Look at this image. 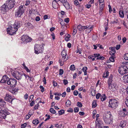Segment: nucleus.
<instances>
[{"instance_id":"obj_21","label":"nucleus","mask_w":128,"mask_h":128,"mask_svg":"<svg viewBox=\"0 0 128 128\" xmlns=\"http://www.w3.org/2000/svg\"><path fill=\"white\" fill-rule=\"evenodd\" d=\"M122 78L125 82L128 83V74L124 76Z\"/></svg>"},{"instance_id":"obj_48","label":"nucleus","mask_w":128,"mask_h":128,"mask_svg":"<svg viewBox=\"0 0 128 128\" xmlns=\"http://www.w3.org/2000/svg\"><path fill=\"white\" fill-rule=\"evenodd\" d=\"M33 111L32 110H30L28 113V114L31 116L33 114Z\"/></svg>"},{"instance_id":"obj_49","label":"nucleus","mask_w":128,"mask_h":128,"mask_svg":"<svg viewBox=\"0 0 128 128\" xmlns=\"http://www.w3.org/2000/svg\"><path fill=\"white\" fill-rule=\"evenodd\" d=\"M77 32V30L75 29H74L72 35L73 36L75 35Z\"/></svg>"},{"instance_id":"obj_44","label":"nucleus","mask_w":128,"mask_h":128,"mask_svg":"<svg viewBox=\"0 0 128 128\" xmlns=\"http://www.w3.org/2000/svg\"><path fill=\"white\" fill-rule=\"evenodd\" d=\"M27 125V124L26 123H24L23 124H22L21 126V128H25L26 126Z\"/></svg>"},{"instance_id":"obj_3","label":"nucleus","mask_w":128,"mask_h":128,"mask_svg":"<svg viewBox=\"0 0 128 128\" xmlns=\"http://www.w3.org/2000/svg\"><path fill=\"white\" fill-rule=\"evenodd\" d=\"M61 55L62 58V59H60L59 62L61 66H62L64 64V62H66L68 59V56L66 55V52L64 50H63L62 52Z\"/></svg>"},{"instance_id":"obj_17","label":"nucleus","mask_w":128,"mask_h":128,"mask_svg":"<svg viewBox=\"0 0 128 128\" xmlns=\"http://www.w3.org/2000/svg\"><path fill=\"white\" fill-rule=\"evenodd\" d=\"M116 86V85L115 84L113 83L111 84L110 85H108V88L109 89H110L112 91H114L116 89V88H115Z\"/></svg>"},{"instance_id":"obj_36","label":"nucleus","mask_w":128,"mask_h":128,"mask_svg":"<svg viewBox=\"0 0 128 128\" xmlns=\"http://www.w3.org/2000/svg\"><path fill=\"white\" fill-rule=\"evenodd\" d=\"M33 123L35 125L37 124L38 123V121L37 120H33Z\"/></svg>"},{"instance_id":"obj_10","label":"nucleus","mask_w":128,"mask_h":128,"mask_svg":"<svg viewBox=\"0 0 128 128\" xmlns=\"http://www.w3.org/2000/svg\"><path fill=\"white\" fill-rule=\"evenodd\" d=\"M7 83L11 87H14L16 84V81L15 79L10 78L7 81Z\"/></svg>"},{"instance_id":"obj_38","label":"nucleus","mask_w":128,"mask_h":128,"mask_svg":"<svg viewBox=\"0 0 128 128\" xmlns=\"http://www.w3.org/2000/svg\"><path fill=\"white\" fill-rule=\"evenodd\" d=\"M64 70L63 69H60L59 71V74L60 75H62L64 73Z\"/></svg>"},{"instance_id":"obj_18","label":"nucleus","mask_w":128,"mask_h":128,"mask_svg":"<svg viewBox=\"0 0 128 128\" xmlns=\"http://www.w3.org/2000/svg\"><path fill=\"white\" fill-rule=\"evenodd\" d=\"M92 30V27L91 26H87V28L86 30V32L88 33H90Z\"/></svg>"},{"instance_id":"obj_32","label":"nucleus","mask_w":128,"mask_h":128,"mask_svg":"<svg viewBox=\"0 0 128 128\" xmlns=\"http://www.w3.org/2000/svg\"><path fill=\"white\" fill-rule=\"evenodd\" d=\"M70 69L71 70H74L75 69V66L74 64L71 65L70 67Z\"/></svg>"},{"instance_id":"obj_60","label":"nucleus","mask_w":128,"mask_h":128,"mask_svg":"<svg viewBox=\"0 0 128 128\" xmlns=\"http://www.w3.org/2000/svg\"><path fill=\"white\" fill-rule=\"evenodd\" d=\"M120 44L117 45L116 47V50H118L120 48Z\"/></svg>"},{"instance_id":"obj_45","label":"nucleus","mask_w":128,"mask_h":128,"mask_svg":"<svg viewBox=\"0 0 128 128\" xmlns=\"http://www.w3.org/2000/svg\"><path fill=\"white\" fill-rule=\"evenodd\" d=\"M77 106L79 107H81L82 106V103L80 102H78L77 103Z\"/></svg>"},{"instance_id":"obj_50","label":"nucleus","mask_w":128,"mask_h":128,"mask_svg":"<svg viewBox=\"0 0 128 128\" xmlns=\"http://www.w3.org/2000/svg\"><path fill=\"white\" fill-rule=\"evenodd\" d=\"M74 4L75 5H77L78 4L79 2L77 0H74Z\"/></svg>"},{"instance_id":"obj_2","label":"nucleus","mask_w":128,"mask_h":128,"mask_svg":"<svg viewBox=\"0 0 128 128\" xmlns=\"http://www.w3.org/2000/svg\"><path fill=\"white\" fill-rule=\"evenodd\" d=\"M103 118L104 122L106 124H110L112 123V116L110 112L104 114Z\"/></svg>"},{"instance_id":"obj_8","label":"nucleus","mask_w":128,"mask_h":128,"mask_svg":"<svg viewBox=\"0 0 128 128\" xmlns=\"http://www.w3.org/2000/svg\"><path fill=\"white\" fill-rule=\"evenodd\" d=\"M12 76L18 80H20L22 78V74L20 72L16 71H12Z\"/></svg>"},{"instance_id":"obj_59","label":"nucleus","mask_w":128,"mask_h":128,"mask_svg":"<svg viewBox=\"0 0 128 128\" xmlns=\"http://www.w3.org/2000/svg\"><path fill=\"white\" fill-rule=\"evenodd\" d=\"M35 101L34 100H32L30 104L31 106H32L34 104Z\"/></svg>"},{"instance_id":"obj_11","label":"nucleus","mask_w":128,"mask_h":128,"mask_svg":"<svg viewBox=\"0 0 128 128\" xmlns=\"http://www.w3.org/2000/svg\"><path fill=\"white\" fill-rule=\"evenodd\" d=\"M21 40L22 42L26 43L27 42H30L32 39L29 36L26 35H23L22 36Z\"/></svg>"},{"instance_id":"obj_22","label":"nucleus","mask_w":128,"mask_h":128,"mask_svg":"<svg viewBox=\"0 0 128 128\" xmlns=\"http://www.w3.org/2000/svg\"><path fill=\"white\" fill-rule=\"evenodd\" d=\"M126 123L124 121H122L120 122L119 126L121 127L122 128L126 126Z\"/></svg>"},{"instance_id":"obj_37","label":"nucleus","mask_w":128,"mask_h":128,"mask_svg":"<svg viewBox=\"0 0 128 128\" xmlns=\"http://www.w3.org/2000/svg\"><path fill=\"white\" fill-rule=\"evenodd\" d=\"M71 102L69 100H68L66 102V105L67 106H68L70 105Z\"/></svg>"},{"instance_id":"obj_54","label":"nucleus","mask_w":128,"mask_h":128,"mask_svg":"<svg viewBox=\"0 0 128 128\" xmlns=\"http://www.w3.org/2000/svg\"><path fill=\"white\" fill-rule=\"evenodd\" d=\"M35 20L36 21H38L40 20V18L39 16H37L36 17Z\"/></svg>"},{"instance_id":"obj_57","label":"nucleus","mask_w":128,"mask_h":128,"mask_svg":"<svg viewBox=\"0 0 128 128\" xmlns=\"http://www.w3.org/2000/svg\"><path fill=\"white\" fill-rule=\"evenodd\" d=\"M104 59V58L103 56H100L96 58L97 60L100 59L101 60H103Z\"/></svg>"},{"instance_id":"obj_55","label":"nucleus","mask_w":128,"mask_h":128,"mask_svg":"<svg viewBox=\"0 0 128 128\" xmlns=\"http://www.w3.org/2000/svg\"><path fill=\"white\" fill-rule=\"evenodd\" d=\"M87 68L86 66H84L83 67L82 70L84 72H86L87 71Z\"/></svg>"},{"instance_id":"obj_20","label":"nucleus","mask_w":128,"mask_h":128,"mask_svg":"<svg viewBox=\"0 0 128 128\" xmlns=\"http://www.w3.org/2000/svg\"><path fill=\"white\" fill-rule=\"evenodd\" d=\"M112 76L111 75L109 77L108 81V85H110L111 84H112Z\"/></svg>"},{"instance_id":"obj_25","label":"nucleus","mask_w":128,"mask_h":128,"mask_svg":"<svg viewBox=\"0 0 128 128\" xmlns=\"http://www.w3.org/2000/svg\"><path fill=\"white\" fill-rule=\"evenodd\" d=\"M106 96L105 94H102L100 97V100L102 101L104 100H106Z\"/></svg>"},{"instance_id":"obj_33","label":"nucleus","mask_w":128,"mask_h":128,"mask_svg":"<svg viewBox=\"0 0 128 128\" xmlns=\"http://www.w3.org/2000/svg\"><path fill=\"white\" fill-rule=\"evenodd\" d=\"M92 106L93 108H95L97 105L96 102V101H93L92 104Z\"/></svg>"},{"instance_id":"obj_27","label":"nucleus","mask_w":128,"mask_h":128,"mask_svg":"<svg viewBox=\"0 0 128 128\" xmlns=\"http://www.w3.org/2000/svg\"><path fill=\"white\" fill-rule=\"evenodd\" d=\"M91 95L92 96H94L96 94V90L94 89H92L90 90Z\"/></svg>"},{"instance_id":"obj_29","label":"nucleus","mask_w":128,"mask_h":128,"mask_svg":"<svg viewBox=\"0 0 128 128\" xmlns=\"http://www.w3.org/2000/svg\"><path fill=\"white\" fill-rule=\"evenodd\" d=\"M18 90L16 88H13L12 90H10V92L13 94H15L16 92Z\"/></svg>"},{"instance_id":"obj_47","label":"nucleus","mask_w":128,"mask_h":128,"mask_svg":"<svg viewBox=\"0 0 128 128\" xmlns=\"http://www.w3.org/2000/svg\"><path fill=\"white\" fill-rule=\"evenodd\" d=\"M101 96V94H100L99 93H98L97 94L96 96V98L97 99H98L99 98V97H100Z\"/></svg>"},{"instance_id":"obj_7","label":"nucleus","mask_w":128,"mask_h":128,"mask_svg":"<svg viewBox=\"0 0 128 128\" xmlns=\"http://www.w3.org/2000/svg\"><path fill=\"white\" fill-rule=\"evenodd\" d=\"M128 71V68L126 66L122 65L118 69V72L121 74H124L127 73Z\"/></svg>"},{"instance_id":"obj_52","label":"nucleus","mask_w":128,"mask_h":128,"mask_svg":"<svg viewBox=\"0 0 128 128\" xmlns=\"http://www.w3.org/2000/svg\"><path fill=\"white\" fill-rule=\"evenodd\" d=\"M76 53H79L80 54L82 53L81 50L80 49L78 50L77 49V50L76 51Z\"/></svg>"},{"instance_id":"obj_63","label":"nucleus","mask_w":128,"mask_h":128,"mask_svg":"<svg viewBox=\"0 0 128 128\" xmlns=\"http://www.w3.org/2000/svg\"><path fill=\"white\" fill-rule=\"evenodd\" d=\"M30 2L29 0H27L26 2V3L25 4V5L26 6H28L30 4Z\"/></svg>"},{"instance_id":"obj_30","label":"nucleus","mask_w":128,"mask_h":128,"mask_svg":"<svg viewBox=\"0 0 128 128\" xmlns=\"http://www.w3.org/2000/svg\"><path fill=\"white\" fill-rule=\"evenodd\" d=\"M70 36L69 34H68L66 35L65 36V40L66 41L69 40V38L70 37Z\"/></svg>"},{"instance_id":"obj_28","label":"nucleus","mask_w":128,"mask_h":128,"mask_svg":"<svg viewBox=\"0 0 128 128\" xmlns=\"http://www.w3.org/2000/svg\"><path fill=\"white\" fill-rule=\"evenodd\" d=\"M116 52L115 50H112L110 52V54L111 55V56H114V54Z\"/></svg>"},{"instance_id":"obj_12","label":"nucleus","mask_w":128,"mask_h":128,"mask_svg":"<svg viewBox=\"0 0 128 128\" xmlns=\"http://www.w3.org/2000/svg\"><path fill=\"white\" fill-rule=\"evenodd\" d=\"M7 112L6 110H2L0 107V118L5 119L6 115L7 114Z\"/></svg>"},{"instance_id":"obj_6","label":"nucleus","mask_w":128,"mask_h":128,"mask_svg":"<svg viewBox=\"0 0 128 128\" xmlns=\"http://www.w3.org/2000/svg\"><path fill=\"white\" fill-rule=\"evenodd\" d=\"M109 106L112 108H115L118 106V102L115 99H110L109 101Z\"/></svg>"},{"instance_id":"obj_34","label":"nucleus","mask_w":128,"mask_h":128,"mask_svg":"<svg viewBox=\"0 0 128 128\" xmlns=\"http://www.w3.org/2000/svg\"><path fill=\"white\" fill-rule=\"evenodd\" d=\"M124 58L126 60H128V53L124 54Z\"/></svg>"},{"instance_id":"obj_5","label":"nucleus","mask_w":128,"mask_h":128,"mask_svg":"<svg viewBox=\"0 0 128 128\" xmlns=\"http://www.w3.org/2000/svg\"><path fill=\"white\" fill-rule=\"evenodd\" d=\"M25 9V8L24 6L21 5L20 6L15 13L16 16L20 17L24 12Z\"/></svg>"},{"instance_id":"obj_41","label":"nucleus","mask_w":128,"mask_h":128,"mask_svg":"<svg viewBox=\"0 0 128 128\" xmlns=\"http://www.w3.org/2000/svg\"><path fill=\"white\" fill-rule=\"evenodd\" d=\"M64 112V111L63 110H61L58 111V114L60 115L62 114Z\"/></svg>"},{"instance_id":"obj_4","label":"nucleus","mask_w":128,"mask_h":128,"mask_svg":"<svg viewBox=\"0 0 128 128\" xmlns=\"http://www.w3.org/2000/svg\"><path fill=\"white\" fill-rule=\"evenodd\" d=\"M44 48L43 45L36 44L34 47V52L37 54L42 53L44 50Z\"/></svg>"},{"instance_id":"obj_23","label":"nucleus","mask_w":128,"mask_h":128,"mask_svg":"<svg viewBox=\"0 0 128 128\" xmlns=\"http://www.w3.org/2000/svg\"><path fill=\"white\" fill-rule=\"evenodd\" d=\"M119 115L121 116L124 117L127 114L126 112H124L123 111H121L119 113Z\"/></svg>"},{"instance_id":"obj_19","label":"nucleus","mask_w":128,"mask_h":128,"mask_svg":"<svg viewBox=\"0 0 128 128\" xmlns=\"http://www.w3.org/2000/svg\"><path fill=\"white\" fill-rule=\"evenodd\" d=\"M6 103L3 100L0 98V106H4L6 105Z\"/></svg>"},{"instance_id":"obj_43","label":"nucleus","mask_w":128,"mask_h":128,"mask_svg":"<svg viewBox=\"0 0 128 128\" xmlns=\"http://www.w3.org/2000/svg\"><path fill=\"white\" fill-rule=\"evenodd\" d=\"M79 108L78 107H76L74 108V111L75 113L78 112L79 111Z\"/></svg>"},{"instance_id":"obj_15","label":"nucleus","mask_w":128,"mask_h":128,"mask_svg":"<svg viewBox=\"0 0 128 128\" xmlns=\"http://www.w3.org/2000/svg\"><path fill=\"white\" fill-rule=\"evenodd\" d=\"M96 128H103V125L101 120H98L97 122L96 121Z\"/></svg>"},{"instance_id":"obj_24","label":"nucleus","mask_w":128,"mask_h":128,"mask_svg":"<svg viewBox=\"0 0 128 128\" xmlns=\"http://www.w3.org/2000/svg\"><path fill=\"white\" fill-rule=\"evenodd\" d=\"M99 3L100 8L101 9V10H102V9H103L105 6L104 2Z\"/></svg>"},{"instance_id":"obj_61","label":"nucleus","mask_w":128,"mask_h":128,"mask_svg":"<svg viewBox=\"0 0 128 128\" xmlns=\"http://www.w3.org/2000/svg\"><path fill=\"white\" fill-rule=\"evenodd\" d=\"M67 111L68 112H73V110L72 108H69L68 110Z\"/></svg>"},{"instance_id":"obj_9","label":"nucleus","mask_w":128,"mask_h":128,"mask_svg":"<svg viewBox=\"0 0 128 128\" xmlns=\"http://www.w3.org/2000/svg\"><path fill=\"white\" fill-rule=\"evenodd\" d=\"M16 3L14 0H8L6 2V5L9 9H11L14 7Z\"/></svg>"},{"instance_id":"obj_26","label":"nucleus","mask_w":128,"mask_h":128,"mask_svg":"<svg viewBox=\"0 0 128 128\" xmlns=\"http://www.w3.org/2000/svg\"><path fill=\"white\" fill-rule=\"evenodd\" d=\"M119 14L120 16L122 18H124V11L123 10H120L119 12Z\"/></svg>"},{"instance_id":"obj_13","label":"nucleus","mask_w":128,"mask_h":128,"mask_svg":"<svg viewBox=\"0 0 128 128\" xmlns=\"http://www.w3.org/2000/svg\"><path fill=\"white\" fill-rule=\"evenodd\" d=\"M14 99V97L8 94H6L4 98V99L6 101L8 102H10L12 104V101Z\"/></svg>"},{"instance_id":"obj_1","label":"nucleus","mask_w":128,"mask_h":128,"mask_svg":"<svg viewBox=\"0 0 128 128\" xmlns=\"http://www.w3.org/2000/svg\"><path fill=\"white\" fill-rule=\"evenodd\" d=\"M20 26V22L16 20L14 24L10 26L7 29V32L8 34L12 35L16 34L18 29Z\"/></svg>"},{"instance_id":"obj_31","label":"nucleus","mask_w":128,"mask_h":128,"mask_svg":"<svg viewBox=\"0 0 128 128\" xmlns=\"http://www.w3.org/2000/svg\"><path fill=\"white\" fill-rule=\"evenodd\" d=\"M83 26H82L80 24L79 25L77 26V29L80 31H82V28Z\"/></svg>"},{"instance_id":"obj_14","label":"nucleus","mask_w":128,"mask_h":128,"mask_svg":"<svg viewBox=\"0 0 128 128\" xmlns=\"http://www.w3.org/2000/svg\"><path fill=\"white\" fill-rule=\"evenodd\" d=\"M8 9V8L6 4H4L2 6L1 9V12L3 14H4Z\"/></svg>"},{"instance_id":"obj_39","label":"nucleus","mask_w":128,"mask_h":128,"mask_svg":"<svg viewBox=\"0 0 128 128\" xmlns=\"http://www.w3.org/2000/svg\"><path fill=\"white\" fill-rule=\"evenodd\" d=\"M50 112L52 113L53 114H55L56 112L53 108H50Z\"/></svg>"},{"instance_id":"obj_16","label":"nucleus","mask_w":128,"mask_h":128,"mask_svg":"<svg viewBox=\"0 0 128 128\" xmlns=\"http://www.w3.org/2000/svg\"><path fill=\"white\" fill-rule=\"evenodd\" d=\"M9 79L8 77L4 75L2 77V78L0 81V82L2 83H5L6 81L8 80Z\"/></svg>"},{"instance_id":"obj_51","label":"nucleus","mask_w":128,"mask_h":128,"mask_svg":"<svg viewBox=\"0 0 128 128\" xmlns=\"http://www.w3.org/2000/svg\"><path fill=\"white\" fill-rule=\"evenodd\" d=\"M64 83L65 85H66L68 83V82L67 80L64 79L63 80Z\"/></svg>"},{"instance_id":"obj_58","label":"nucleus","mask_w":128,"mask_h":128,"mask_svg":"<svg viewBox=\"0 0 128 128\" xmlns=\"http://www.w3.org/2000/svg\"><path fill=\"white\" fill-rule=\"evenodd\" d=\"M108 7L109 8V12H110L112 11L111 7L110 5H108Z\"/></svg>"},{"instance_id":"obj_35","label":"nucleus","mask_w":128,"mask_h":128,"mask_svg":"<svg viewBox=\"0 0 128 128\" xmlns=\"http://www.w3.org/2000/svg\"><path fill=\"white\" fill-rule=\"evenodd\" d=\"M88 58L89 59H92V61H94V60L95 57H94V56L91 55L89 56L88 57Z\"/></svg>"},{"instance_id":"obj_56","label":"nucleus","mask_w":128,"mask_h":128,"mask_svg":"<svg viewBox=\"0 0 128 128\" xmlns=\"http://www.w3.org/2000/svg\"><path fill=\"white\" fill-rule=\"evenodd\" d=\"M64 21L67 23L69 21V18H66L64 19Z\"/></svg>"},{"instance_id":"obj_46","label":"nucleus","mask_w":128,"mask_h":128,"mask_svg":"<svg viewBox=\"0 0 128 128\" xmlns=\"http://www.w3.org/2000/svg\"><path fill=\"white\" fill-rule=\"evenodd\" d=\"M40 88L41 89V91L42 92H43L44 90V89L42 86H40Z\"/></svg>"},{"instance_id":"obj_62","label":"nucleus","mask_w":128,"mask_h":128,"mask_svg":"<svg viewBox=\"0 0 128 128\" xmlns=\"http://www.w3.org/2000/svg\"><path fill=\"white\" fill-rule=\"evenodd\" d=\"M78 92L76 90H75L74 92V94L75 96H77L78 94Z\"/></svg>"},{"instance_id":"obj_53","label":"nucleus","mask_w":128,"mask_h":128,"mask_svg":"<svg viewBox=\"0 0 128 128\" xmlns=\"http://www.w3.org/2000/svg\"><path fill=\"white\" fill-rule=\"evenodd\" d=\"M109 72H106V73L104 74L103 77H106L107 76H108V75Z\"/></svg>"},{"instance_id":"obj_40","label":"nucleus","mask_w":128,"mask_h":128,"mask_svg":"<svg viewBox=\"0 0 128 128\" xmlns=\"http://www.w3.org/2000/svg\"><path fill=\"white\" fill-rule=\"evenodd\" d=\"M114 56H111L110 58V61L112 62H114Z\"/></svg>"},{"instance_id":"obj_64","label":"nucleus","mask_w":128,"mask_h":128,"mask_svg":"<svg viewBox=\"0 0 128 128\" xmlns=\"http://www.w3.org/2000/svg\"><path fill=\"white\" fill-rule=\"evenodd\" d=\"M66 94V92H64L63 93L61 94L62 96V97H64Z\"/></svg>"},{"instance_id":"obj_42","label":"nucleus","mask_w":128,"mask_h":128,"mask_svg":"<svg viewBox=\"0 0 128 128\" xmlns=\"http://www.w3.org/2000/svg\"><path fill=\"white\" fill-rule=\"evenodd\" d=\"M126 100L125 103L128 108V96L126 97Z\"/></svg>"}]
</instances>
